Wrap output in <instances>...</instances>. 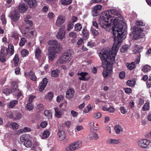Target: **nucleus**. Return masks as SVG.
I'll return each mask as SVG.
<instances>
[{
	"label": "nucleus",
	"mask_w": 151,
	"mask_h": 151,
	"mask_svg": "<svg viewBox=\"0 0 151 151\" xmlns=\"http://www.w3.org/2000/svg\"><path fill=\"white\" fill-rule=\"evenodd\" d=\"M103 14L105 17H108L113 24L112 34L114 38H126L127 34L125 29L126 23L119 11L115 9H111L104 12Z\"/></svg>",
	"instance_id": "nucleus-1"
},
{
	"label": "nucleus",
	"mask_w": 151,
	"mask_h": 151,
	"mask_svg": "<svg viewBox=\"0 0 151 151\" xmlns=\"http://www.w3.org/2000/svg\"><path fill=\"white\" fill-rule=\"evenodd\" d=\"M83 129V127L82 126L79 125L76 127L75 130L76 132L79 131Z\"/></svg>",
	"instance_id": "nucleus-55"
},
{
	"label": "nucleus",
	"mask_w": 151,
	"mask_h": 151,
	"mask_svg": "<svg viewBox=\"0 0 151 151\" xmlns=\"http://www.w3.org/2000/svg\"><path fill=\"white\" fill-rule=\"evenodd\" d=\"M44 114L48 119H51L52 118V115L50 111L45 110L44 112Z\"/></svg>",
	"instance_id": "nucleus-37"
},
{
	"label": "nucleus",
	"mask_w": 151,
	"mask_h": 151,
	"mask_svg": "<svg viewBox=\"0 0 151 151\" xmlns=\"http://www.w3.org/2000/svg\"><path fill=\"white\" fill-rule=\"evenodd\" d=\"M65 32L63 30H62L61 29H60V30L56 35L57 38H63L65 36Z\"/></svg>",
	"instance_id": "nucleus-35"
},
{
	"label": "nucleus",
	"mask_w": 151,
	"mask_h": 151,
	"mask_svg": "<svg viewBox=\"0 0 151 151\" xmlns=\"http://www.w3.org/2000/svg\"><path fill=\"white\" fill-rule=\"evenodd\" d=\"M30 8H34L37 6V2L36 0H24Z\"/></svg>",
	"instance_id": "nucleus-15"
},
{
	"label": "nucleus",
	"mask_w": 151,
	"mask_h": 151,
	"mask_svg": "<svg viewBox=\"0 0 151 151\" xmlns=\"http://www.w3.org/2000/svg\"><path fill=\"white\" fill-rule=\"evenodd\" d=\"M76 150L80 148L82 145V141L78 140L73 142Z\"/></svg>",
	"instance_id": "nucleus-29"
},
{
	"label": "nucleus",
	"mask_w": 151,
	"mask_h": 151,
	"mask_svg": "<svg viewBox=\"0 0 151 151\" xmlns=\"http://www.w3.org/2000/svg\"><path fill=\"white\" fill-rule=\"evenodd\" d=\"M18 103V101L16 100H14L11 101L8 104V107L12 108H13Z\"/></svg>",
	"instance_id": "nucleus-33"
},
{
	"label": "nucleus",
	"mask_w": 151,
	"mask_h": 151,
	"mask_svg": "<svg viewBox=\"0 0 151 151\" xmlns=\"http://www.w3.org/2000/svg\"><path fill=\"white\" fill-rule=\"evenodd\" d=\"M140 61L138 58H137V60L134 62H132L131 63H127V66L128 69L130 70L133 69L135 67V64H138Z\"/></svg>",
	"instance_id": "nucleus-19"
},
{
	"label": "nucleus",
	"mask_w": 151,
	"mask_h": 151,
	"mask_svg": "<svg viewBox=\"0 0 151 151\" xmlns=\"http://www.w3.org/2000/svg\"><path fill=\"white\" fill-rule=\"evenodd\" d=\"M33 106L32 103H28L26 107V109L28 111H31L33 109Z\"/></svg>",
	"instance_id": "nucleus-46"
},
{
	"label": "nucleus",
	"mask_w": 151,
	"mask_h": 151,
	"mask_svg": "<svg viewBox=\"0 0 151 151\" xmlns=\"http://www.w3.org/2000/svg\"><path fill=\"white\" fill-rule=\"evenodd\" d=\"M121 141L119 139H108L106 141V142L109 144H118Z\"/></svg>",
	"instance_id": "nucleus-23"
},
{
	"label": "nucleus",
	"mask_w": 151,
	"mask_h": 151,
	"mask_svg": "<svg viewBox=\"0 0 151 151\" xmlns=\"http://www.w3.org/2000/svg\"><path fill=\"white\" fill-rule=\"evenodd\" d=\"M19 37V34L16 32L12 33V37L13 38H18Z\"/></svg>",
	"instance_id": "nucleus-60"
},
{
	"label": "nucleus",
	"mask_w": 151,
	"mask_h": 151,
	"mask_svg": "<svg viewBox=\"0 0 151 151\" xmlns=\"http://www.w3.org/2000/svg\"><path fill=\"white\" fill-rule=\"evenodd\" d=\"M67 151H74L76 150L73 142L70 143L68 147L65 148Z\"/></svg>",
	"instance_id": "nucleus-25"
},
{
	"label": "nucleus",
	"mask_w": 151,
	"mask_h": 151,
	"mask_svg": "<svg viewBox=\"0 0 151 151\" xmlns=\"http://www.w3.org/2000/svg\"><path fill=\"white\" fill-rule=\"evenodd\" d=\"M1 19L2 21V23L4 24H5L6 23L5 18V15L4 14H2L1 15Z\"/></svg>",
	"instance_id": "nucleus-61"
},
{
	"label": "nucleus",
	"mask_w": 151,
	"mask_h": 151,
	"mask_svg": "<svg viewBox=\"0 0 151 151\" xmlns=\"http://www.w3.org/2000/svg\"><path fill=\"white\" fill-rule=\"evenodd\" d=\"M150 143V141L149 140L146 139H140L137 142L138 145L142 148L147 147Z\"/></svg>",
	"instance_id": "nucleus-10"
},
{
	"label": "nucleus",
	"mask_w": 151,
	"mask_h": 151,
	"mask_svg": "<svg viewBox=\"0 0 151 151\" xmlns=\"http://www.w3.org/2000/svg\"><path fill=\"white\" fill-rule=\"evenodd\" d=\"M58 138L60 141H62L66 137V134L63 130H59L58 133Z\"/></svg>",
	"instance_id": "nucleus-18"
},
{
	"label": "nucleus",
	"mask_w": 151,
	"mask_h": 151,
	"mask_svg": "<svg viewBox=\"0 0 151 151\" xmlns=\"http://www.w3.org/2000/svg\"><path fill=\"white\" fill-rule=\"evenodd\" d=\"M143 47L138 45H135L134 47V50L133 51V53L134 54L139 53L142 51Z\"/></svg>",
	"instance_id": "nucleus-24"
},
{
	"label": "nucleus",
	"mask_w": 151,
	"mask_h": 151,
	"mask_svg": "<svg viewBox=\"0 0 151 151\" xmlns=\"http://www.w3.org/2000/svg\"><path fill=\"white\" fill-rule=\"evenodd\" d=\"M48 44L50 46L48 49L55 50H60L62 49L61 45L56 40H51L47 42Z\"/></svg>",
	"instance_id": "nucleus-5"
},
{
	"label": "nucleus",
	"mask_w": 151,
	"mask_h": 151,
	"mask_svg": "<svg viewBox=\"0 0 151 151\" xmlns=\"http://www.w3.org/2000/svg\"><path fill=\"white\" fill-rule=\"evenodd\" d=\"M48 50V58L49 60L51 61L53 60L57 57L56 54H59L60 51V50Z\"/></svg>",
	"instance_id": "nucleus-8"
},
{
	"label": "nucleus",
	"mask_w": 151,
	"mask_h": 151,
	"mask_svg": "<svg viewBox=\"0 0 151 151\" xmlns=\"http://www.w3.org/2000/svg\"><path fill=\"white\" fill-rule=\"evenodd\" d=\"M114 129L117 134H119L121 132L123 131V129L122 127L119 125H116L114 127Z\"/></svg>",
	"instance_id": "nucleus-30"
},
{
	"label": "nucleus",
	"mask_w": 151,
	"mask_h": 151,
	"mask_svg": "<svg viewBox=\"0 0 151 151\" xmlns=\"http://www.w3.org/2000/svg\"><path fill=\"white\" fill-rule=\"evenodd\" d=\"M53 96V93L51 92H49L47 95L46 96V99L49 100H51Z\"/></svg>",
	"instance_id": "nucleus-48"
},
{
	"label": "nucleus",
	"mask_w": 151,
	"mask_h": 151,
	"mask_svg": "<svg viewBox=\"0 0 151 151\" xmlns=\"http://www.w3.org/2000/svg\"><path fill=\"white\" fill-rule=\"evenodd\" d=\"M74 91L73 89H69L66 93V98L68 99H72L74 96Z\"/></svg>",
	"instance_id": "nucleus-22"
},
{
	"label": "nucleus",
	"mask_w": 151,
	"mask_h": 151,
	"mask_svg": "<svg viewBox=\"0 0 151 151\" xmlns=\"http://www.w3.org/2000/svg\"><path fill=\"white\" fill-rule=\"evenodd\" d=\"M12 127L13 129H17L18 128V124L16 123H13L12 124Z\"/></svg>",
	"instance_id": "nucleus-63"
},
{
	"label": "nucleus",
	"mask_w": 151,
	"mask_h": 151,
	"mask_svg": "<svg viewBox=\"0 0 151 151\" xmlns=\"http://www.w3.org/2000/svg\"><path fill=\"white\" fill-rule=\"evenodd\" d=\"M123 40V38H114V43L111 51L103 50L100 53L101 60L104 62H110L112 63L114 61L115 57L118 49Z\"/></svg>",
	"instance_id": "nucleus-2"
},
{
	"label": "nucleus",
	"mask_w": 151,
	"mask_h": 151,
	"mask_svg": "<svg viewBox=\"0 0 151 151\" xmlns=\"http://www.w3.org/2000/svg\"><path fill=\"white\" fill-rule=\"evenodd\" d=\"M72 1L71 0H61V3L62 4L66 5L70 4L72 3Z\"/></svg>",
	"instance_id": "nucleus-49"
},
{
	"label": "nucleus",
	"mask_w": 151,
	"mask_h": 151,
	"mask_svg": "<svg viewBox=\"0 0 151 151\" xmlns=\"http://www.w3.org/2000/svg\"><path fill=\"white\" fill-rule=\"evenodd\" d=\"M136 84V81L135 80H129L127 82V84L131 87H134Z\"/></svg>",
	"instance_id": "nucleus-36"
},
{
	"label": "nucleus",
	"mask_w": 151,
	"mask_h": 151,
	"mask_svg": "<svg viewBox=\"0 0 151 151\" xmlns=\"http://www.w3.org/2000/svg\"><path fill=\"white\" fill-rule=\"evenodd\" d=\"M150 106L148 102L146 103L142 107V110L143 111L148 110H149Z\"/></svg>",
	"instance_id": "nucleus-42"
},
{
	"label": "nucleus",
	"mask_w": 151,
	"mask_h": 151,
	"mask_svg": "<svg viewBox=\"0 0 151 151\" xmlns=\"http://www.w3.org/2000/svg\"><path fill=\"white\" fill-rule=\"evenodd\" d=\"M108 17H105V15L101 16L99 19V22L100 25L102 28H106L109 26L108 23L110 21Z\"/></svg>",
	"instance_id": "nucleus-7"
},
{
	"label": "nucleus",
	"mask_w": 151,
	"mask_h": 151,
	"mask_svg": "<svg viewBox=\"0 0 151 151\" xmlns=\"http://www.w3.org/2000/svg\"><path fill=\"white\" fill-rule=\"evenodd\" d=\"M6 115L7 117H9L11 119H14V117L13 116V114L12 112L9 111L7 112L6 113Z\"/></svg>",
	"instance_id": "nucleus-53"
},
{
	"label": "nucleus",
	"mask_w": 151,
	"mask_h": 151,
	"mask_svg": "<svg viewBox=\"0 0 151 151\" xmlns=\"http://www.w3.org/2000/svg\"><path fill=\"white\" fill-rule=\"evenodd\" d=\"M101 114L100 112L94 114L93 116V117L95 119H98L101 117Z\"/></svg>",
	"instance_id": "nucleus-51"
},
{
	"label": "nucleus",
	"mask_w": 151,
	"mask_h": 151,
	"mask_svg": "<svg viewBox=\"0 0 151 151\" xmlns=\"http://www.w3.org/2000/svg\"><path fill=\"white\" fill-rule=\"evenodd\" d=\"M19 60L18 55L16 54L13 59L14 64L15 66H17L18 65Z\"/></svg>",
	"instance_id": "nucleus-32"
},
{
	"label": "nucleus",
	"mask_w": 151,
	"mask_h": 151,
	"mask_svg": "<svg viewBox=\"0 0 151 151\" xmlns=\"http://www.w3.org/2000/svg\"><path fill=\"white\" fill-rule=\"evenodd\" d=\"M27 135H23L20 137L21 142L24 143V145L27 147L30 148L31 147L32 143V142L27 138Z\"/></svg>",
	"instance_id": "nucleus-6"
},
{
	"label": "nucleus",
	"mask_w": 151,
	"mask_h": 151,
	"mask_svg": "<svg viewBox=\"0 0 151 151\" xmlns=\"http://www.w3.org/2000/svg\"><path fill=\"white\" fill-rule=\"evenodd\" d=\"M91 31L92 34L94 36H96L97 35H98L99 34L97 30L95 29H94L93 28H91Z\"/></svg>",
	"instance_id": "nucleus-52"
},
{
	"label": "nucleus",
	"mask_w": 151,
	"mask_h": 151,
	"mask_svg": "<svg viewBox=\"0 0 151 151\" xmlns=\"http://www.w3.org/2000/svg\"><path fill=\"white\" fill-rule=\"evenodd\" d=\"M35 52L36 58L37 59L40 58L41 56V50L39 47H37L36 49Z\"/></svg>",
	"instance_id": "nucleus-27"
},
{
	"label": "nucleus",
	"mask_w": 151,
	"mask_h": 151,
	"mask_svg": "<svg viewBox=\"0 0 151 151\" xmlns=\"http://www.w3.org/2000/svg\"><path fill=\"white\" fill-rule=\"evenodd\" d=\"M74 24L71 21H69L68 23V27L67 30L70 31L73 27Z\"/></svg>",
	"instance_id": "nucleus-50"
},
{
	"label": "nucleus",
	"mask_w": 151,
	"mask_h": 151,
	"mask_svg": "<svg viewBox=\"0 0 151 151\" xmlns=\"http://www.w3.org/2000/svg\"><path fill=\"white\" fill-rule=\"evenodd\" d=\"M82 32L84 37H88L89 32L86 28L83 29L82 30Z\"/></svg>",
	"instance_id": "nucleus-43"
},
{
	"label": "nucleus",
	"mask_w": 151,
	"mask_h": 151,
	"mask_svg": "<svg viewBox=\"0 0 151 151\" xmlns=\"http://www.w3.org/2000/svg\"><path fill=\"white\" fill-rule=\"evenodd\" d=\"M89 136L91 139H97L99 138L98 134L94 132L91 133Z\"/></svg>",
	"instance_id": "nucleus-34"
},
{
	"label": "nucleus",
	"mask_w": 151,
	"mask_h": 151,
	"mask_svg": "<svg viewBox=\"0 0 151 151\" xmlns=\"http://www.w3.org/2000/svg\"><path fill=\"white\" fill-rule=\"evenodd\" d=\"M69 36L70 37L73 38H76L77 36L76 34L74 32H71L69 34Z\"/></svg>",
	"instance_id": "nucleus-62"
},
{
	"label": "nucleus",
	"mask_w": 151,
	"mask_h": 151,
	"mask_svg": "<svg viewBox=\"0 0 151 151\" xmlns=\"http://www.w3.org/2000/svg\"><path fill=\"white\" fill-rule=\"evenodd\" d=\"M28 29L27 28L22 29L21 30V32L23 36L25 37H27L28 35L29 34L30 35V37H35L36 35V32L35 31H32L30 32H27Z\"/></svg>",
	"instance_id": "nucleus-11"
},
{
	"label": "nucleus",
	"mask_w": 151,
	"mask_h": 151,
	"mask_svg": "<svg viewBox=\"0 0 151 151\" xmlns=\"http://www.w3.org/2000/svg\"><path fill=\"white\" fill-rule=\"evenodd\" d=\"M112 65L110 66L109 68L108 66H107V69H104L103 70V75L104 78L107 77L111 74V71H112Z\"/></svg>",
	"instance_id": "nucleus-16"
},
{
	"label": "nucleus",
	"mask_w": 151,
	"mask_h": 151,
	"mask_svg": "<svg viewBox=\"0 0 151 151\" xmlns=\"http://www.w3.org/2000/svg\"><path fill=\"white\" fill-rule=\"evenodd\" d=\"M63 99V96L62 95H59L57 96V101L58 102H60Z\"/></svg>",
	"instance_id": "nucleus-59"
},
{
	"label": "nucleus",
	"mask_w": 151,
	"mask_h": 151,
	"mask_svg": "<svg viewBox=\"0 0 151 151\" xmlns=\"http://www.w3.org/2000/svg\"><path fill=\"white\" fill-rule=\"evenodd\" d=\"M17 88L18 86L17 83L16 82H14L12 83L11 85V92H13L17 91Z\"/></svg>",
	"instance_id": "nucleus-39"
},
{
	"label": "nucleus",
	"mask_w": 151,
	"mask_h": 151,
	"mask_svg": "<svg viewBox=\"0 0 151 151\" xmlns=\"http://www.w3.org/2000/svg\"><path fill=\"white\" fill-rule=\"evenodd\" d=\"M102 7V6L100 5H98L96 6L93 9L92 11L93 15L94 16H97L98 15V13L97 12V11L101 10Z\"/></svg>",
	"instance_id": "nucleus-20"
},
{
	"label": "nucleus",
	"mask_w": 151,
	"mask_h": 151,
	"mask_svg": "<svg viewBox=\"0 0 151 151\" xmlns=\"http://www.w3.org/2000/svg\"><path fill=\"white\" fill-rule=\"evenodd\" d=\"M129 48V46L128 45H125L123 46L120 49V51L122 52H126Z\"/></svg>",
	"instance_id": "nucleus-44"
},
{
	"label": "nucleus",
	"mask_w": 151,
	"mask_h": 151,
	"mask_svg": "<svg viewBox=\"0 0 151 151\" xmlns=\"http://www.w3.org/2000/svg\"><path fill=\"white\" fill-rule=\"evenodd\" d=\"M136 24L137 26H144L145 25V23L142 20L137 21L136 23Z\"/></svg>",
	"instance_id": "nucleus-54"
},
{
	"label": "nucleus",
	"mask_w": 151,
	"mask_h": 151,
	"mask_svg": "<svg viewBox=\"0 0 151 151\" xmlns=\"http://www.w3.org/2000/svg\"><path fill=\"white\" fill-rule=\"evenodd\" d=\"M151 70V67L148 65H146L143 66L142 70L144 72H147L150 71Z\"/></svg>",
	"instance_id": "nucleus-40"
},
{
	"label": "nucleus",
	"mask_w": 151,
	"mask_h": 151,
	"mask_svg": "<svg viewBox=\"0 0 151 151\" xmlns=\"http://www.w3.org/2000/svg\"><path fill=\"white\" fill-rule=\"evenodd\" d=\"M29 53V51L26 49H23L21 52V55L22 57H24L27 55Z\"/></svg>",
	"instance_id": "nucleus-45"
},
{
	"label": "nucleus",
	"mask_w": 151,
	"mask_h": 151,
	"mask_svg": "<svg viewBox=\"0 0 151 151\" xmlns=\"http://www.w3.org/2000/svg\"><path fill=\"white\" fill-rule=\"evenodd\" d=\"M72 58V57L70 53L68 52L64 53L61 55L56 62V64H65L68 63Z\"/></svg>",
	"instance_id": "nucleus-3"
},
{
	"label": "nucleus",
	"mask_w": 151,
	"mask_h": 151,
	"mask_svg": "<svg viewBox=\"0 0 151 151\" xmlns=\"http://www.w3.org/2000/svg\"><path fill=\"white\" fill-rule=\"evenodd\" d=\"M71 114L72 116L74 117H76L78 115V112L75 111L73 110L71 111Z\"/></svg>",
	"instance_id": "nucleus-58"
},
{
	"label": "nucleus",
	"mask_w": 151,
	"mask_h": 151,
	"mask_svg": "<svg viewBox=\"0 0 151 151\" xmlns=\"http://www.w3.org/2000/svg\"><path fill=\"white\" fill-rule=\"evenodd\" d=\"M26 38H21V40L19 43V45L21 46H23L24 45L25 43L26 42Z\"/></svg>",
	"instance_id": "nucleus-56"
},
{
	"label": "nucleus",
	"mask_w": 151,
	"mask_h": 151,
	"mask_svg": "<svg viewBox=\"0 0 151 151\" xmlns=\"http://www.w3.org/2000/svg\"><path fill=\"white\" fill-rule=\"evenodd\" d=\"M48 81L46 78H44L42 81L40 83L39 90L40 91L42 92L44 89L46 87Z\"/></svg>",
	"instance_id": "nucleus-12"
},
{
	"label": "nucleus",
	"mask_w": 151,
	"mask_h": 151,
	"mask_svg": "<svg viewBox=\"0 0 151 151\" xmlns=\"http://www.w3.org/2000/svg\"><path fill=\"white\" fill-rule=\"evenodd\" d=\"M75 30L76 31H80L82 29V26L80 23L76 24L75 26Z\"/></svg>",
	"instance_id": "nucleus-47"
},
{
	"label": "nucleus",
	"mask_w": 151,
	"mask_h": 151,
	"mask_svg": "<svg viewBox=\"0 0 151 151\" xmlns=\"http://www.w3.org/2000/svg\"><path fill=\"white\" fill-rule=\"evenodd\" d=\"M55 116L57 118H59L61 117L62 113L57 108H55Z\"/></svg>",
	"instance_id": "nucleus-38"
},
{
	"label": "nucleus",
	"mask_w": 151,
	"mask_h": 151,
	"mask_svg": "<svg viewBox=\"0 0 151 151\" xmlns=\"http://www.w3.org/2000/svg\"><path fill=\"white\" fill-rule=\"evenodd\" d=\"M65 20V17L62 15L59 16L57 20L56 24L58 26H60L63 24Z\"/></svg>",
	"instance_id": "nucleus-14"
},
{
	"label": "nucleus",
	"mask_w": 151,
	"mask_h": 151,
	"mask_svg": "<svg viewBox=\"0 0 151 151\" xmlns=\"http://www.w3.org/2000/svg\"><path fill=\"white\" fill-rule=\"evenodd\" d=\"M90 127L95 130H97L98 129L97 124L94 121H91L89 124Z\"/></svg>",
	"instance_id": "nucleus-26"
},
{
	"label": "nucleus",
	"mask_w": 151,
	"mask_h": 151,
	"mask_svg": "<svg viewBox=\"0 0 151 151\" xmlns=\"http://www.w3.org/2000/svg\"><path fill=\"white\" fill-rule=\"evenodd\" d=\"M146 84L148 86L151 87V76L150 77L149 79L147 80Z\"/></svg>",
	"instance_id": "nucleus-64"
},
{
	"label": "nucleus",
	"mask_w": 151,
	"mask_h": 151,
	"mask_svg": "<svg viewBox=\"0 0 151 151\" xmlns=\"http://www.w3.org/2000/svg\"><path fill=\"white\" fill-rule=\"evenodd\" d=\"M14 52V47L12 44H10L8 46V49L5 47H3L1 50L0 55L1 56H6L9 54L10 55H12Z\"/></svg>",
	"instance_id": "nucleus-4"
},
{
	"label": "nucleus",
	"mask_w": 151,
	"mask_h": 151,
	"mask_svg": "<svg viewBox=\"0 0 151 151\" xmlns=\"http://www.w3.org/2000/svg\"><path fill=\"white\" fill-rule=\"evenodd\" d=\"M50 134V132L48 130H45L42 133V138L44 139L49 136Z\"/></svg>",
	"instance_id": "nucleus-31"
},
{
	"label": "nucleus",
	"mask_w": 151,
	"mask_h": 151,
	"mask_svg": "<svg viewBox=\"0 0 151 151\" xmlns=\"http://www.w3.org/2000/svg\"><path fill=\"white\" fill-rule=\"evenodd\" d=\"M119 78L121 79H123L125 77V73L124 71L120 72L119 73Z\"/></svg>",
	"instance_id": "nucleus-57"
},
{
	"label": "nucleus",
	"mask_w": 151,
	"mask_h": 151,
	"mask_svg": "<svg viewBox=\"0 0 151 151\" xmlns=\"http://www.w3.org/2000/svg\"><path fill=\"white\" fill-rule=\"evenodd\" d=\"M88 75V73L87 72H81V73H78L77 75L81 76L79 77L78 78L81 81H86V80H88L89 78H86L85 76Z\"/></svg>",
	"instance_id": "nucleus-21"
},
{
	"label": "nucleus",
	"mask_w": 151,
	"mask_h": 151,
	"mask_svg": "<svg viewBox=\"0 0 151 151\" xmlns=\"http://www.w3.org/2000/svg\"><path fill=\"white\" fill-rule=\"evenodd\" d=\"M31 149L34 151H42L40 144L37 142H33Z\"/></svg>",
	"instance_id": "nucleus-13"
},
{
	"label": "nucleus",
	"mask_w": 151,
	"mask_h": 151,
	"mask_svg": "<svg viewBox=\"0 0 151 151\" xmlns=\"http://www.w3.org/2000/svg\"><path fill=\"white\" fill-rule=\"evenodd\" d=\"M60 70L58 69L52 70L51 71V75L52 77H57L58 76Z\"/></svg>",
	"instance_id": "nucleus-28"
},
{
	"label": "nucleus",
	"mask_w": 151,
	"mask_h": 151,
	"mask_svg": "<svg viewBox=\"0 0 151 151\" xmlns=\"http://www.w3.org/2000/svg\"><path fill=\"white\" fill-rule=\"evenodd\" d=\"M9 16L12 20L15 22L19 19L20 17L19 13L16 10L12 11Z\"/></svg>",
	"instance_id": "nucleus-9"
},
{
	"label": "nucleus",
	"mask_w": 151,
	"mask_h": 151,
	"mask_svg": "<svg viewBox=\"0 0 151 151\" xmlns=\"http://www.w3.org/2000/svg\"><path fill=\"white\" fill-rule=\"evenodd\" d=\"M37 111H43L44 109V107L42 104H37Z\"/></svg>",
	"instance_id": "nucleus-41"
},
{
	"label": "nucleus",
	"mask_w": 151,
	"mask_h": 151,
	"mask_svg": "<svg viewBox=\"0 0 151 151\" xmlns=\"http://www.w3.org/2000/svg\"><path fill=\"white\" fill-rule=\"evenodd\" d=\"M28 9V6L26 4H21L18 6L19 12L22 13H24Z\"/></svg>",
	"instance_id": "nucleus-17"
}]
</instances>
